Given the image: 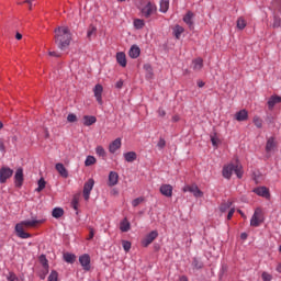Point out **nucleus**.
<instances>
[{
    "label": "nucleus",
    "mask_w": 281,
    "mask_h": 281,
    "mask_svg": "<svg viewBox=\"0 0 281 281\" xmlns=\"http://www.w3.org/2000/svg\"><path fill=\"white\" fill-rule=\"evenodd\" d=\"M55 44L59 49H67L71 44V31L67 26H58L55 29Z\"/></svg>",
    "instance_id": "1"
},
{
    "label": "nucleus",
    "mask_w": 281,
    "mask_h": 281,
    "mask_svg": "<svg viewBox=\"0 0 281 281\" xmlns=\"http://www.w3.org/2000/svg\"><path fill=\"white\" fill-rule=\"evenodd\" d=\"M42 223H45V220H26L18 223L15 225L16 236L22 239L32 238V234L25 233V228L37 227Z\"/></svg>",
    "instance_id": "2"
},
{
    "label": "nucleus",
    "mask_w": 281,
    "mask_h": 281,
    "mask_svg": "<svg viewBox=\"0 0 281 281\" xmlns=\"http://www.w3.org/2000/svg\"><path fill=\"white\" fill-rule=\"evenodd\" d=\"M234 172L238 179H243V166L239 164H229L224 166L222 175L224 179H232V175H234Z\"/></svg>",
    "instance_id": "3"
},
{
    "label": "nucleus",
    "mask_w": 281,
    "mask_h": 281,
    "mask_svg": "<svg viewBox=\"0 0 281 281\" xmlns=\"http://www.w3.org/2000/svg\"><path fill=\"white\" fill-rule=\"evenodd\" d=\"M262 223H265V213L262 212V209L258 207L255 210L250 220V227H260Z\"/></svg>",
    "instance_id": "4"
},
{
    "label": "nucleus",
    "mask_w": 281,
    "mask_h": 281,
    "mask_svg": "<svg viewBox=\"0 0 281 281\" xmlns=\"http://www.w3.org/2000/svg\"><path fill=\"white\" fill-rule=\"evenodd\" d=\"M157 12V5H155L153 2H148L143 9L142 14L145 16V19H150L153 14Z\"/></svg>",
    "instance_id": "5"
},
{
    "label": "nucleus",
    "mask_w": 281,
    "mask_h": 281,
    "mask_svg": "<svg viewBox=\"0 0 281 281\" xmlns=\"http://www.w3.org/2000/svg\"><path fill=\"white\" fill-rule=\"evenodd\" d=\"M93 186H95V181L93 179H89L83 186V199L85 201H89L91 196V190H93Z\"/></svg>",
    "instance_id": "6"
},
{
    "label": "nucleus",
    "mask_w": 281,
    "mask_h": 281,
    "mask_svg": "<svg viewBox=\"0 0 281 281\" xmlns=\"http://www.w3.org/2000/svg\"><path fill=\"white\" fill-rule=\"evenodd\" d=\"M14 175V170H12L10 167H2L0 169V183H5L10 177Z\"/></svg>",
    "instance_id": "7"
},
{
    "label": "nucleus",
    "mask_w": 281,
    "mask_h": 281,
    "mask_svg": "<svg viewBox=\"0 0 281 281\" xmlns=\"http://www.w3.org/2000/svg\"><path fill=\"white\" fill-rule=\"evenodd\" d=\"M182 190L183 192H191V194L196 199H201V196H203V191H201L196 184L186 186Z\"/></svg>",
    "instance_id": "8"
},
{
    "label": "nucleus",
    "mask_w": 281,
    "mask_h": 281,
    "mask_svg": "<svg viewBox=\"0 0 281 281\" xmlns=\"http://www.w3.org/2000/svg\"><path fill=\"white\" fill-rule=\"evenodd\" d=\"M159 236V233L157 231H151L149 234L146 235V237L142 240L143 247H148V245H151V243Z\"/></svg>",
    "instance_id": "9"
},
{
    "label": "nucleus",
    "mask_w": 281,
    "mask_h": 281,
    "mask_svg": "<svg viewBox=\"0 0 281 281\" xmlns=\"http://www.w3.org/2000/svg\"><path fill=\"white\" fill-rule=\"evenodd\" d=\"M103 92H104V88L102 87V85L98 83L94 86V88H93L94 98H95L98 104H100V105L103 104V101H102Z\"/></svg>",
    "instance_id": "10"
},
{
    "label": "nucleus",
    "mask_w": 281,
    "mask_h": 281,
    "mask_svg": "<svg viewBox=\"0 0 281 281\" xmlns=\"http://www.w3.org/2000/svg\"><path fill=\"white\" fill-rule=\"evenodd\" d=\"M79 262L85 271H90L91 269V257L89 255H82L79 257Z\"/></svg>",
    "instance_id": "11"
},
{
    "label": "nucleus",
    "mask_w": 281,
    "mask_h": 281,
    "mask_svg": "<svg viewBox=\"0 0 281 281\" xmlns=\"http://www.w3.org/2000/svg\"><path fill=\"white\" fill-rule=\"evenodd\" d=\"M122 148V138H116L114 139L110 146H109V150L110 153L113 155L115 153H117V150H120Z\"/></svg>",
    "instance_id": "12"
},
{
    "label": "nucleus",
    "mask_w": 281,
    "mask_h": 281,
    "mask_svg": "<svg viewBox=\"0 0 281 281\" xmlns=\"http://www.w3.org/2000/svg\"><path fill=\"white\" fill-rule=\"evenodd\" d=\"M14 181L16 188H21V186H23V168L16 169L14 175Z\"/></svg>",
    "instance_id": "13"
},
{
    "label": "nucleus",
    "mask_w": 281,
    "mask_h": 281,
    "mask_svg": "<svg viewBox=\"0 0 281 281\" xmlns=\"http://www.w3.org/2000/svg\"><path fill=\"white\" fill-rule=\"evenodd\" d=\"M117 181H120V175L115 171H111L109 175L108 186L113 188V186H117Z\"/></svg>",
    "instance_id": "14"
},
{
    "label": "nucleus",
    "mask_w": 281,
    "mask_h": 281,
    "mask_svg": "<svg viewBox=\"0 0 281 281\" xmlns=\"http://www.w3.org/2000/svg\"><path fill=\"white\" fill-rule=\"evenodd\" d=\"M255 194L258 196H263L265 199H269V189L267 187H258L254 189Z\"/></svg>",
    "instance_id": "15"
},
{
    "label": "nucleus",
    "mask_w": 281,
    "mask_h": 281,
    "mask_svg": "<svg viewBox=\"0 0 281 281\" xmlns=\"http://www.w3.org/2000/svg\"><path fill=\"white\" fill-rule=\"evenodd\" d=\"M235 120H237V122H247V120H249V113L247 110H240L235 114Z\"/></svg>",
    "instance_id": "16"
},
{
    "label": "nucleus",
    "mask_w": 281,
    "mask_h": 281,
    "mask_svg": "<svg viewBox=\"0 0 281 281\" xmlns=\"http://www.w3.org/2000/svg\"><path fill=\"white\" fill-rule=\"evenodd\" d=\"M160 193L162 194V196H167L168 199H170V196H172V187L170 184H161Z\"/></svg>",
    "instance_id": "17"
},
{
    "label": "nucleus",
    "mask_w": 281,
    "mask_h": 281,
    "mask_svg": "<svg viewBox=\"0 0 281 281\" xmlns=\"http://www.w3.org/2000/svg\"><path fill=\"white\" fill-rule=\"evenodd\" d=\"M280 103H281V97L271 95L268 100V109L270 111H273V106H276V104H280Z\"/></svg>",
    "instance_id": "18"
},
{
    "label": "nucleus",
    "mask_w": 281,
    "mask_h": 281,
    "mask_svg": "<svg viewBox=\"0 0 281 281\" xmlns=\"http://www.w3.org/2000/svg\"><path fill=\"white\" fill-rule=\"evenodd\" d=\"M55 169L57 170V172H59L60 177H63L64 179H67V177H69V171H67V168H65V165L58 162L56 164Z\"/></svg>",
    "instance_id": "19"
},
{
    "label": "nucleus",
    "mask_w": 281,
    "mask_h": 281,
    "mask_svg": "<svg viewBox=\"0 0 281 281\" xmlns=\"http://www.w3.org/2000/svg\"><path fill=\"white\" fill-rule=\"evenodd\" d=\"M140 49H139V46L137 45H133L128 52L130 54V57L131 58H139V54H140Z\"/></svg>",
    "instance_id": "20"
},
{
    "label": "nucleus",
    "mask_w": 281,
    "mask_h": 281,
    "mask_svg": "<svg viewBox=\"0 0 281 281\" xmlns=\"http://www.w3.org/2000/svg\"><path fill=\"white\" fill-rule=\"evenodd\" d=\"M193 70L201 71L203 69V58L199 57L192 61Z\"/></svg>",
    "instance_id": "21"
},
{
    "label": "nucleus",
    "mask_w": 281,
    "mask_h": 281,
    "mask_svg": "<svg viewBox=\"0 0 281 281\" xmlns=\"http://www.w3.org/2000/svg\"><path fill=\"white\" fill-rule=\"evenodd\" d=\"M95 122H98V119H95V116H89V115L83 116V125L85 126H93V124H95Z\"/></svg>",
    "instance_id": "22"
},
{
    "label": "nucleus",
    "mask_w": 281,
    "mask_h": 281,
    "mask_svg": "<svg viewBox=\"0 0 281 281\" xmlns=\"http://www.w3.org/2000/svg\"><path fill=\"white\" fill-rule=\"evenodd\" d=\"M124 159L128 164H133L137 159V154L135 151H128L124 154Z\"/></svg>",
    "instance_id": "23"
},
{
    "label": "nucleus",
    "mask_w": 281,
    "mask_h": 281,
    "mask_svg": "<svg viewBox=\"0 0 281 281\" xmlns=\"http://www.w3.org/2000/svg\"><path fill=\"white\" fill-rule=\"evenodd\" d=\"M116 61L121 67H126V54L120 52L116 54Z\"/></svg>",
    "instance_id": "24"
},
{
    "label": "nucleus",
    "mask_w": 281,
    "mask_h": 281,
    "mask_svg": "<svg viewBox=\"0 0 281 281\" xmlns=\"http://www.w3.org/2000/svg\"><path fill=\"white\" fill-rule=\"evenodd\" d=\"M276 148V139L273 137L268 138L266 144V151L271 153Z\"/></svg>",
    "instance_id": "25"
},
{
    "label": "nucleus",
    "mask_w": 281,
    "mask_h": 281,
    "mask_svg": "<svg viewBox=\"0 0 281 281\" xmlns=\"http://www.w3.org/2000/svg\"><path fill=\"white\" fill-rule=\"evenodd\" d=\"M65 215V210L61 207H55L52 212L53 218H60Z\"/></svg>",
    "instance_id": "26"
},
{
    "label": "nucleus",
    "mask_w": 281,
    "mask_h": 281,
    "mask_svg": "<svg viewBox=\"0 0 281 281\" xmlns=\"http://www.w3.org/2000/svg\"><path fill=\"white\" fill-rule=\"evenodd\" d=\"M170 8V1L168 0H160V9L159 11L166 14Z\"/></svg>",
    "instance_id": "27"
},
{
    "label": "nucleus",
    "mask_w": 281,
    "mask_h": 281,
    "mask_svg": "<svg viewBox=\"0 0 281 281\" xmlns=\"http://www.w3.org/2000/svg\"><path fill=\"white\" fill-rule=\"evenodd\" d=\"M121 232H128L131 229V222L127 218H124L120 224Z\"/></svg>",
    "instance_id": "28"
},
{
    "label": "nucleus",
    "mask_w": 281,
    "mask_h": 281,
    "mask_svg": "<svg viewBox=\"0 0 281 281\" xmlns=\"http://www.w3.org/2000/svg\"><path fill=\"white\" fill-rule=\"evenodd\" d=\"M193 16H194V13H192L191 11H189V12L184 15V18H183L184 23H187V25H189V27H192V25H193V22H192Z\"/></svg>",
    "instance_id": "29"
},
{
    "label": "nucleus",
    "mask_w": 281,
    "mask_h": 281,
    "mask_svg": "<svg viewBox=\"0 0 281 281\" xmlns=\"http://www.w3.org/2000/svg\"><path fill=\"white\" fill-rule=\"evenodd\" d=\"M252 123L255 124V126L257 128H262V124H265V121H262V119L258 115H255L252 119Z\"/></svg>",
    "instance_id": "30"
},
{
    "label": "nucleus",
    "mask_w": 281,
    "mask_h": 281,
    "mask_svg": "<svg viewBox=\"0 0 281 281\" xmlns=\"http://www.w3.org/2000/svg\"><path fill=\"white\" fill-rule=\"evenodd\" d=\"M245 27H247V21L243 16L238 18L237 19V29L245 30Z\"/></svg>",
    "instance_id": "31"
},
{
    "label": "nucleus",
    "mask_w": 281,
    "mask_h": 281,
    "mask_svg": "<svg viewBox=\"0 0 281 281\" xmlns=\"http://www.w3.org/2000/svg\"><path fill=\"white\" fill-rule=\"evenodd\" d=\"M64 260L66 262H69L70 265H72V262H76V255H72V254H64Z\"/></svg>",
    "instance_id": "32"
},
{
    "label": "nucleus",
    "mask_w": 281,
    "mask_h": 281,
    "mask_svg": "<svg viewBox=\"0 0 281 281\" xmlns=\"http://www.w3.org/2000/svg\"><path fill=\"white\" fill-rule=\"evenodd\" d=\"M184 32L183 27L181 25H176L173 29V34L176 38H181V33Z\"/></svg>",
    "instance_id": "33"
},
{
    "label": "nucleus",
    "mask_w": 281,
    "mask_h": 281,
    "mask_svg": "<svg viewBox=\"0 0 281 281\" xmlns=\"http://www.w3.org/2000/svg\"><path fill=\"white\" fill-rule=\"evenodd\" d=\"M144 25H146V22H144V20H142V19L134 20V27L136 30H142L144 27Z\"/></svg>",
    "instance_id": "34"
},
{
    "label": "nucleus",
    "mask_w": 281,
    "mask_h": 281,
    "mask_svg": "<svg viewBox=\"0 0 281 281\" xmlns=\"http://www.w3.org/2000/svg\"><path fill=\"white\" fill-rule=\"evenodd\" d=\"M40 262L44 267V269H46V271H48L49 263H48L47 258L45 257V255L40 256Z\"/></svg>",
    "instance_id": "35"
},
{
    "label": "nucleus",
    "mask_w": 281,
    "mask_h": 281,
    "mask_svg": "<svg viewBox=\"0 0 281 281\" xmlns=\"http://www.w3.org/2000/svg\"><path fill=\"white\" fill-rule=\"evenodd\" d=\"M272 8L274 12H279V14H281V0H273Z\"/></svg>",
    "instance_id": "36"
},
{
    "label": "nucleus",
    "mask_w": 281,
    "mask_h": 281,
    "mask_svg": "<svg viewBox=\"0 0 281 281\" xmlns=\"http://www.w3.org/2000/svg\"><path fill=\"white\" fill-rule=\"evenodd\" d=\"M97 32H98V27L90 25L87 32V37L91 38V36H95Z\"/></svg>",
    "instance_id": "37"
},
{
    "label": "nucleus",
    "mask_w": 281,
    "mask_h": 281,
    "mask_svg": "<svg viewBox=\"0 0 281 281\" xmlns=\"http://www.w3.org/2000/svg\"><path fill=\"white\" fill-rule=\"evenodd\" d=\"M47 182H45V179L41 178L37 182V189L36 192H43V190H45V186Z\"/></svg>",
    "instance_id": "38"
},
{
    "label": "nucleus",
    "mask_w": 281,
    "mask_h": 281,
    "mask_svg": "<svg viewBox=\"0 0 281 281\" xmlns=\"http://www.w3.org/2000/svg\"><path fill=\"white\" fill-rule=\"evenodd\" d=\"M280 26H281V18L278 16L277 13H274L272 27L278 29Z\"/></svg>",
    "instance_id": "39"
},
{
    "label": "nucleus",
    "mask_w": 281,
    "mask_h": 281,
    "mask_svg": "<svg viewBox=\"0 0 281 281\" xmlns=\"http://www.w3.org/2000/svg\"><path fill=\"white\" fill-rule=\"evenodd\" d=\"M95 153L99 155V157H106V151L104 150L103 146H98L95 148Z\"/></svg>",
    "instance_id": "40"
},
{
    "label": "nucleus",
    "mask_w": 281,
    "mask_h": 281,
    "mask_svg": "<svg viewBox=\"0 0 281 281\" xmlns=\"http://www.w3.org/2000/svg\"><path fill=\"white\" fill-rule=\"evenodd\" d=\"M93 164H95V157H93V156H88V157L86 158L85 166H93Z\"/></svg>",
    "instance_id": "41"
},
{
    "label": "nucleus",
    "mask_w": 281,
    "mask_h": 281,
    "mask_svg": "<svg viewBox=\"0 0 281 281\" xmlns=\"http://www.w3.org/2000/svg\"><path fill=\"white\" fill-rule=\"evenodd\" d=\"M48 281H58V272L56 270H53L50 274L48 276Z\"/></svg>",
    "instance_id": "42"
},
{
    "label": "nucleus",
    "mask_w": 281,
    "mask_h": 281,
    "mask_svg": "<svg viewBox=\"0 0 281 281\" xmlns=\"http://www.w3.org/2000/svg\"><path fill=\"white\" fill-rule=\"evenodd\" d=\"M229 207H232V201H228L226 203H223L220 207L221 212H227V210H229Z\"/></svg>",
    "instance_id": "43"
},
{
    "label": "nucleus",
    "mask_w": 281,
    "mask_h": 281,
    "mask_svg": "<svg viewBox=\"0 0 281 281\" xmlns=\"http://www.w3.org/2000/svg\"><path fill=\"white\" fill-rule=\"evenodd\" d=\"M140 203H144V198L143 196L136 198L132 201L133 207H137V205H140Z\"/></svg>",
    "instance_id": "44"
},
{
    "label": "nucleus",
    "mask_w": 281,
    "mask_h": 281,
    "mask_svg": "<svg viewBox=\"0 0 281 281\" xmlns=\"http://www.w3.org/2000/svg\"><path fill=\"white\" fill-rule=\"evenodd\" d=\"M261 278L263 281H272L273 276L269 274V272H262Z\"/></svg>",
    "instance_id": "45"
},
{
    "label": "nucleus",
    "mask_w": 281,
    "mask_h": 281,
    "mask_svg": "<svg viewBox=\"0 0 281 281\" xmlns=\"http://www.w3.org/2000/svg\"><path fill=\"white\" fill-rule=\"evenodd\" d=\"M122 245H123L124 251H126V252L131 251V241H128V240H123V241H122Z\"/></svg>",
    "instance_id": "46"
},
{
    "label": "nucleus",
    "mask_w": 281,
    "mask_h": 281,
    "mask_svg": "<svg viewBox=\"0 0 281 281\" xmlns=\"http://www.w3.org/2000/svg\"><path fill=\"white\" fill-rule=\"evenodd\" d=\"M67 121L70 123L78 122V116H76V114H74V113H70L67 116Z\"/></svg>",
    "instance_id": "47"
},
{
    "label": "nucleus",
    "mask_w": 281,
    "mask_h": 281,
    "mask_svg": "<svg viewBox=\"0 0 281 281\" xmlns=\"http://www.w3.org/2000/svg\"><path fill=\"white\" fill-rule=\"evenodd\" d=\"M8 281H19V277H16L15 273L10 272L9 276L7 277Z\"/></svg>",
    "instance_id": "48"
},
{
    "label": "nucleus",
    "mask_w": 281,
    "mask_h": 281,
    "mask_svg": "<svg viewBox=\"0 0 281 281\" xmlns=\"http://www.w3.org/2000/svg\"><path fill=\"white\" fill-rule=\"evenodd\" d=\"M157 147H158L160 150H162V148H166V139L160 138V139L158 140Z\"/></svg>",
    "instance_id": "49"
},
{
    "label": "nucleus",
    "mask_w": 281,
    "mask_h": 281,
    "mask_svg": "<svg viewBox=\"0 0 281 281\" xmlns=\"http://www.w3.org/2000/svg\"><path fill=\"white\" fill-rule=\"evenodd\" d=\"M93 236H95V232L93 231V228H89L88 240H93Z\"/></svg>",
    "instance_id": "50"
},
{
    "label": "nucleus",
    "mask_w": 281,
    "mask_h": 281,
    "mask_svg": "<svg viewBox=\"0 0 281 281\" xmlns=\"http://www.w3.org/2000/svg\"><path fill=\"white\" fill-rule=\"evenodd\" d=\"M0 153H5V144L3 143V138H0Z\"/></svg>",
    "instance_id": "51"
},
{
    "label": "nucleus",
    "mask_w": 281,
    "mask_h": 281,
    "mask_svg": "<svg viewBox=\"0 0 281 281\" xmlns=\"http://www.w3.org/2000/svg\"><path fill=\"white\" fill-rule=\"evenodd\" d=\"M158 115H159V117H166V110L159 108L158 109Z\"/></svg>",
    "instance_id": "52"
},
{
    "label": "nucleus",
    "mask_w": 281,
    "mask_h": 281,
    "mask_svg": "<svg viewBox=\"0 0 281 281\" xmlns=\"http://www.w3.org/2000/svg\"><path fill=\"white\" fill-rule=\"evenodd\" d=\"M234 212H236V209H231L228 214H227V220L232 221V216H234Z\"/></svg>",
    "instance_id": "53"
},
{
    "label": "nucleus",
    "mask_w": 281,
    "mask_h": 281,
    "mask_svg": "<svg viewBox=\"0 0 281 281\" xmlns=\"http://www.w3.org/2000/svg\"><path fill=\"white\" fill-rule=\"evenodd\" d=\"M211 142H212L213 146H215V147L218 146V142H220L218 138L212 136Z\"/></svg>",
    "instance_id": "54"
},
{
    "label": "nucleus",
    "mask_w": 281,
    "mask_h": 281,
    "mask_svg": "<svg viewBox=\"0 0 281 281\" xmlns=\"http://www.w3.org/2000/svg\"><path fill=\"white\" fill-rule=\"evenodd\" d=\"M34 0H25L23 3H27L29 4V10H32V2ZM22 2H19V4H21Z\"/></svg>",
    "instance_id": "55"
},
{
    "label": "nucleus",
    "mask_w": 281,
    "mask_h": 281,
    "mask_svg": "<svg viewBox=\"0 0 281 281\" xmlns=\"http://www.w3.org/2000/svg\"><path fill=\"white\" fill-rule=\"evenodd\" d=\"M124 87V81L120 80L116 82V89H122Z\"/></svg>",
    "instance_id": "56"
},
{
    "label": "nucleus",
    "mask_w": 281,
    "mask_h": 281,
    "mask_svg": "<svg viewBox=\"0 0 281 281\" xmlns=\"http://www.w3.org/2000/svg\"><path fill=\"white\" fill-rule=\"evenodd\" d=\"M144 69H146V71H153V67L149 64L144 65Z\"/></svg>",
    "instance_id": "57"
},
{
    "label": "nucleus",
    "mask_w": 281,
    "mask_h": 281,
    "mask_svg": "<svg viewBox=\"0 0 281 281\" xmlns=\"http://www.w3.org/2000/svg\"><path fill=\"white\" fill-rule=\"evenodd\" d=\"M49 56H55V58H59L60 54L56 53V52H49L48 53Z\"/></svg>",
    "instance_id": "58"
},
{
    "label": "nucleus",
    "mask_w": 281,
    "mask_h": 281,
    "mask_svg": "<svg viewBox=\"0 0 281 281\" xmlns=\"http://www.w3.org/2000/svg\"><path fill=\"white\" fill-rule=\"evenodd\" d=\"M237 212H238V214H240V216H241L245 221H247V215H245V213H244L243 211L237 210Z\"/></svg>",
    "instance_id": "59"
},
{
    "label": "nucleus",
    "mask_w": 281,
    "mask_h": 281,
    "mask_svg": "<svg viewBox=\"0 0 281 281\" xmlns=\"http://www.w3.org/2000/svg\"><path fill=\"white\" fill-rule=\"evenodd\" d=\"M247 233H241L240 234V238H241V240H247Z\"/></svg>",
    "instance_id": "60"
},
{
    "label": "nucleus",
    "mask_w": 281,
    "mask_h": 281,
    "mask_svg": "<svg viewBox=\"0 0 281 281\" xmlns=\"http://www.w3.org/2000/svg\"><path fill=\"white\" fill-rule=\"evenodd\" d=\"M179 120H181V117H179V115H173L172 116V122H179Z\"/></svg>",
    "instance_id": "61"
},
{
    "label": "nucleus",
    "mask_w": 281,
    "mask_h": 281,
    "mask_svg": "<svg viewBox=\"0 0 281 281\" xmlns=\"http://www.w3.org/2000/svg\"><path fill=\"white\" fill-rule=\"evenodd\" d=\"M15 38L16 41H21V38H23V35L21 33H16Z\"/></svg>",
    "instance_id": "62"
},
{
    "label": "nucleus",
    "mask_w": 281,
    "mask_h": 281,
    "mask_svg": "<svg viewBox=\"0 0 281 281\" xmlns=\"http://www.w3.org/2000/svg\"><path fill=\"white\" fill-rule=\"evenodd\" d=\"M276 271H278V273H281V263H278Z\"/></svg>",
    "instance_id": "63"
},
{
    "label": "nucleus",
    "mask_w": 281,
    "mask_h": 281,
    "mask_svg": "<svg viewBox=\"0 0 281 281\" xmlns=\"http://www.w3.org/2000/svg\"><path fill=\"white\" fill-rule=\"evenodd\" d=\"M180 281H188V277L186 276L180 277Z\"/></svg>",
    "instance_id": "64"
}]
</instances>
